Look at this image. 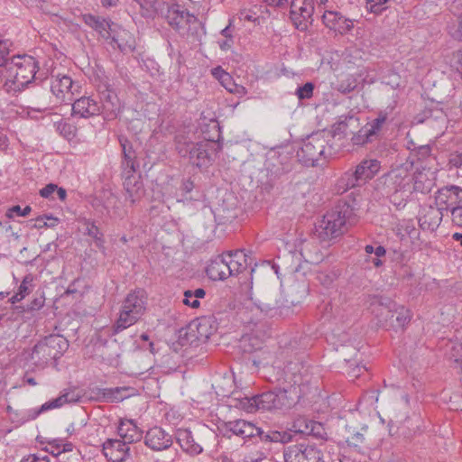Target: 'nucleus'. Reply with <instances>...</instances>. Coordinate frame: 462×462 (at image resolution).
<instances>
[{
	"label": "nucleus",
	"instance_id": "23",
	"mask_svg": "<svg viewBox=\"0 0 462 462\" xmlns=\"http://www.w3.org/2000/svg\"><path fill=\"white\" fill-rule=\"evenodd\" d=\"M207 275L213 281H223L232 275V270L227 264L224 254L217 255L211 260L206 268Z\"/></svg>",
	"mask_w": 462,
	"mask_h": 462
},
{
	"label": "nucleus",
	"instance_id": "60",
	"mask_svg": "<svg viewBox=\"0 0 462 462\" xmlns=\"http://www.w3.org/2000/svg\"><path fill=\"white\" fill-rule=\"evenodd\" d=\"M193 189H194V183L192 180H190L189 179V180H185L182 181L181 186H180V190L182 191V193L189 194V192H191V190Z\"/></svg>",
	"mask_w": 462,
	"mask_h": 462
},
{
	"label": "nucleus",
	"instance_id": "64",
	"mask_svg": "<svg viewBox=\"0 0 462 462\" xmlns=\"http://www.w3.org/2000/svg\"><path fill=\"white\" fill-rule=\"evenodd\" d=\"M231 22L229 23V24L227 26H226L223 30H221L220 32V34L225 38H229V37H233L232 35V32H231Z\"/></svg>",
	"mask_w": 462,
	"mask_h": 462
},
{
	"label": "nucleus",
	"instance_id": "48",
	"mask_svg": "<svg viewBox=\"0 0 462 462\" xmlns=\"http://www.w3.org/2000/svg\"><path fill=\"white\" fill-rule=\"evenodd\" d=\"M309 435H311L320 439H327L328 437V433L323 424L316 420H314L313 423H311Z\"/></svg>",
	"mask_w": 462,
	"mask_h": 462
},
{
	"label": "nucleus",
	"instance_id": "51",
	"mask_svg": "<svg viewBox=\"0 0 462 462\" xmlns=\"http://www.w3.org/2000/svg\"><path fill=\"white\" fill-rule=\"evenodd\" d=\"M31 210L32 208L30 206H26L24 208H22L19 205H16L7 210L6 217L13 218L14 214L19 217H26L30 214Z\"/></svg>",
	"mask_w": 462,
	"mask_h": 462
},
{
	"label": "nucleus",
	"instance_id": "12",
	"mask_svg": "<svg viewBox=\"0 0 462 462\" xmlns=\"http://www.w3.org/2000/svg\"><path fill=\"white\" fill-rule=\"evenodd\" d=\"M84 23L95 30L102 38L105 40L111 39L112 42L116 43L117 48L121 51H126L127 48L129 50H133V46L131 44H123L119 42V39L115 35H112V26L115 25L113 22L109 19L97 16L91 14H86L82 17Z\"/></svg>",
	"mask_w": 462,
	"mask_h": 462
},
{
	"label": "nucleus",
	"instance_id": "6",
	"mask_svg": "<svg viewBox=\"0 0 462 462\" xmlns=\"http://www.w3.org/2000/svg\"><path fill=\"white\" fill-rule=\"evenodd\" d=\"M219 430L224 437L230 439L232 436H238L242 439L258 436L263 442L285 444L291 441L292 436L286 430H263L256 427L252 422L245 420H236L224 422Z\"/></svg>",
	"mask_w": 462,
	"mask_h": 462
},
{
	"label": "nucleus",
	"instance_id": "25",
	"mask_svg": "<svg viewBox=\"0 0 462 462\" xmlns=\"http://www.w3.org/2000/svg\"><path fill=\"white\" fill-rule=\"evenodd\" d=\"M125 391L124 388L116 387V388H99L95 387L89 389V399L94 400L96 402H117L123 401L125 396L122 394V392Z\"/></svg>",
	"mask_w": 462,
	"mask_h": 462
},
{
	"label": "nucleus",
	"instance_id": "62",
	"mask_svg": "<svg viewBox=\"0 0 462 462\" xmlns=\"http://www.w3.org/2000/svg\"><path fill=\"white\" fill-rule=\"evenodd\" d=\"M26 411H15L13 412V416H11V420L13 422H17L19 424H23L24 422H21L20 420L23 419V416Z\"/></svg>",
	"mask_w": 462,
	"mask_h": 462
},
{
	"label": "nucleus",
	"instance_id": "5",
	"mask_svg": "<svg viewBox=\"0 0 462 462\" xmlns=\"http://www.w3.org/2000/svg\"><path fill=\"white\" fill-rule=\"evenodd\" d=\"M69 347V341L61 335H49L32 348L24 349L23 359L38 369H44L49 363L56 362Z\"/></svg>",
	"mask_w": 462,
	"mask_h": 462
},
{
	"label": "nucleus",
	"instance_id": "15",
	"mask_svg": "<svg viewBox=\"0 0 462 462\" xmlns=\"http://www.w3.org/2000/svg\"><path fill=\"white\" fill-rule=\"evenodd\" d=\"M74 83L67 75H56L51 78V91L57 104L70 103L73 101Z\"/></svg>",
	"mask_w": 462,
	"mask_h": 462
},
{
	"label": "nucleus",
	"instance_id": "32",
	"mask_svg": "<svg viewBox=\"0 0 462 462\" xmlns=\"http://www.w3.org/2000/svg\"><path fill=\"white\" fill-rule=\"evenodd\" d=\"M442 216L441 210L430 209L419 219L420 226L423 230L434 231L439 226Z\"/></svg>",
	"mask_w": 462,
	"mask_h": 462
},
{
	"label": "nucleus",
	"instance_id": "1",
	"mask_svg": "<svg viewBox=\"0 0 462 462\" xmlns=\"http://www.w3.org/2000/svg\"><path fill=\"white\" fill-rule=\"evenodd\" d=\"M291 365L287 367L286 374H291L289 381L288 388L279 389L277 391H270L257 394L252 397H242L238 392L223 393V396H228L236 402L234 405L245 410L247 412H254L256 411H276L286 410L291 408L296 402L298 392L296 386L303 383L301 374H296L292 371L296 369Z\"/></svg>",
	"mask_w": 462,
	"mask_h": 462
},
{
	"label": "nucleus",
	"instance_id": "14",
	"mask_svg": "<svg viewBox=\"0 0 462 462\" xmlns=\"http://www.w3.org/2000/svg\"><path fill=\"white\" fill-rule=\"evenodd\" d=\"M395 302L388 297L374 295L369 297L368 310L376 318L378 324L385 325L393 319Z\"/></svg>",
	"mask_w": 462,
	"mask_h": 462
},
{
	"label": "nucleus",
	"instance_id": "42",
	"mask_svg": "<svg viewBox=\"0 0 462 462\" xmlns=\"http://www.w3.org/2000/svg\"><path fill=\"white\" fill-rule=\"evenodd\" d=\"M351 140L354 145H365L374 141L365 126H363L357 133H356Z\"/></svg>",
	"mask_w": 462,
	"mask_h": 462
},
{
	"label": "nucleus",
	"instance_id": "55",
	"mask_svg": "<svg viewBox=\"0 0 462 462\" xmlns=\"http://www.w3.org/2000/svg\"><path fill=\"white\" fill-rule=\"evenodd\" d=\"M452 222L462 227V204L453 208L451 210Z\"/></svg>",
	"mask_w": 462,
	"mask_h": 462
},
{
	"label": "nucleus",
	"instance_id": "40",
	"mask_svg": "<svg viewBox=\"0 0 462 462\" xmlns=\"http://www.w3.org/2000/svg\"><path fill=\"white\" fill-rule=\"evenodd\" d=\"M33 275L29 273L25 275L17 289L16 293L23 300L33 290Z\"/></svg>",
	"mask_w": 462,
	"mask_h": 462
},
{
	"label": "nucleus",
	"instance_id": "63",
	"mask_svg": "<svg viewBox=\"0 0 462 462\" xmlns=\"http://www.w3.org/2000/svg\"><path fill=\"white\" fill-rule=\"evenodd\" d=\"M50 445V448H46L45 450L47 452L50 453L51 450H54L55 452H57L58 450H60V444L59 443V440L57 439H53L52 441H51L49 443Z\"/></svg>",
	"mask_w": 462,
	"mask_h": 462
},
{
	"label": "nucleus",
	"instance_id": "11",
	"mask_svg": "<svg viewBox=\"0 0 462 462\" xmlns=\"http://www.w3.org/2000/svg\"><path fill=\"white\" fill-rule=\"evenodd\" d=\"M284 462H325L320 449L311 445L289 446L283 451Z\"/></svg>",
	"mask_w": 462,
	"mask_h": 462
},
{
	"label": "nucleus",
	"instance_id": "50",
	"mask_svg": "<svg viewBox=\"0 0 462 462\" xmlns=\"http://www.w3.org/2000/svg\"><path fill=\"white\" fill-rule=\"evenodd\" d=\"M388 0H366V9L374 14H380L385 9L384 5Z\"/></svg>",
	"mask_w": 462,
	"mask_h": 462
},
{
	"label": "nucleus",
	"instance_id": "26",
	"mask_svg": "<svg viewBox=\"0 0 462 462\" xmlns=\"http://www.w3.org/2000/svg\"><path fill=\"white\" fill-rule=\"evenodd\" d=\"M214 321L210 317H201L193 321L189 329L193 333L198 340H207L214 333L217 328L213 325Z\"/></svg>",
	"mask_w": 462,
	"mask_h": 462
},
{
	"label": "nucleus",
	"instance_id": "52",
	"mask_svg": "<svg viewBox=\"0 0 462 462\" xmlns=\"http://www.w3.org/2000/svg\"><path fill=\"white\" fill-rule=\"evenodd\" d=\"M346 441L348 444V446L354 447V448H360V446L365 441L364 434L361 432H356L352 433L350 436H347L346 438Z\"/></svg>",
	"mask_w": 462,
	"mask_h": 462
},
{
	"label": "nucleus",
	"instance_id": "13",
	"mask_svg": "<svg viewBox=\"0 0 462 462\" xmlns=\"http://www.w3.org/2000/svg\"><path fill=\"white\" fill-rule=\"evenodd\" d=\"M169 24L180 33L189 31L190 26L198 23V18L179 5H171L166 14Z\"/></svg>",
	"mask_w": 462,
	"mask_h": 462
},
{
	"label": "nucleus",
	"instance_id": "3",
	"mask_svg": "<svg viewBox=\"0 0 462 462\" xmlns=\"http://www.w3.org/2000/svg\"><path fill=\"white\" fill-rule=\"evenodd\" d=\"M333 140L334 136L324 131L309 135L297 151L299 162L307 167L323 165L336 153L331 144Z\"/></svg>",
	"mask_w": 462,
	"mask_h": 462
},
{
	"label": "nucleus",
	"instance_id": "47",
	"mask_svg": "<svg viewBox=\"0 0 462 462\" xmlns=\"http://www.w3.org/2000/svg\"><path fill=\"white\" fill-rule=\"evenodd\" d=\"M314 90V85L311 82H307L303 86L299 87L296 89V96L300 100L309 99L312 97Z\"/></svg>",
	"mask_w": 462,
	"mask_h": 462
},
{
	"label": "nucleus",
	"instance_id": "53",
	"mask_svg": "<svg viewBox=\"0 0 462 462\" xmlns=\"http://www.w3.org/2000/svg\"><path fill=\"white\" fill-rule=\"evenodd\" d=\"M45 303V298L42 294L39 297H35L27 306L26 310L27 311H33V310H41ZM25 310V309H23Z\"/></svg>",
	"mask_w": 462,
	"mask_h": 462
},
{
	"label": "nucleus",
	"instance_id": "38",
	"mask_svg": "<svg viewBox=\"0 0 462 462\" xmlns=\"http://www.w3.org/2000/svg\"><path fill=\"white\" fill-rule=\"evenodd\" d=\"M206 292L203 289H197L194 291H186L184 292L183 303L192 308H198L199 306V299L203 298Z\"/></svg>",
	"mask_w": 462,
	"mask_h": 462
},
{
	"label": "nucleus",
	"instance_id": "24",
	"mask_svg": "<svg viewBox=\"0 0 462 462\" xmlns=\"http://www.w3.org/2000/svg\"><path fill=\"white\" fill-rule=\"evenodd\" d=\"M117 432L121 440L128 446L129 444L141 440L143 438V431L133 420H121Z\"/></svg>",
	"mask_w": 462,
	"mask_h": 462
},
{
	"label": "nucleus",
	"instance_id": "18",
	"mask_svg": "<svg viewBox=\"0 0 462 462\" xmlns=\"http://www.w3.org/2000/svg\"><path fill=\"white\" fill-rule=\"evenodd\" d=\"M71 116L89 118L101 114V106L91 97H81L72 103Z\"/></svg>",
	"mask_w": 462,
	"mask_h": 462
},
{
	"label": "nucleus",
	"instance_id": "7",
	"mask_svg": "<svg viewBox=\"0 0 462 462\" xmlns=\"http://www.w3.org/2000/svg\"><path fill=\"white\" fill-rule=\"evenodd\" d=\"M147 304V294L143 290L130 291L122 301L113 332L120 333L137 323L145 314Z\"/></svg>",
	"mask_w": 462,
	"mask_h": 462
},
{
	"label": "nucleus",
	"instance_id": "43",
	"mask_svg": "<svg viewBox=\"0 0 462 462\" xmlns=\"http://www.w3.org/2000/svg\"><path fill=\"white\" fill-rule=\"evenodd\" d=\"M87 233L89 236L93 237L95 240L96 245L102 250L105 251L104 246V238H103V233L99 230V228L95 226L94 224H90L87 227Z\"/></svg>",
	"mask_w": 462,
	"mask_h": 462
},
{
	"label": "nucleus",
	"instance_id": "31",
	"mask_svg": "<svg viewBox=\"0 0 462 462\" xmlns=\"http://www.w3.org/2000/svg\"><path fill=\"white\" fill-rule=\"evenodd\" d=\"M62 406V399L59 395L57 398L46 402L38 409L26 410L23 416V419L20 421L27 422L29 420H35L41 413L48 411L50 410L60 408Z\"/></svg>",
	"mask_w": 462,
	"mask_h": 462
},
{
	"label": "nucleus",
	"instance_id": "41",
	"mask_svg": "<svg viewBox=\"0 0 462 462\" xmlns=\"http://www.w3.org/2000/svg\"><path fill=\"white\" fill-rule=\"evenodd\" d=\"M257 308L267 315H273L280 308L279 302L276 300L265 299L264 300H258L255 303Z\"/></svg>",
	"mask_w": 462,
	"mask_h": 462
},
{
	"label": "nucleus",
	"instance_id": "16",
	"mask_svg": "<svg viewBox=\"0 0 462 462\" xmlns=\"http://www.w3.org/2000/svg\"><path fill=\"white\" fill-rule=\"evenodd\" d=\"M435 202L439 210H451L462 204V188L456 185H448L439 189L435 193Z\"/></svg>",
	"mask_w": 462,
	"mask_h": 462
},
{
	"label": "nucleus",
	"instance_id": "22",
	"mask_svg": "<svg viewBox=\"0 0 462 462\" xmlns=\"http://www.w3.org/2000/svg\"><path fill=\"white\" fill-rule=\"evenodd\" d=\"M119 143L122 147V167L125 173H136L139 169V162L136 160V152L132 143L125 136H119Z\"/></svg>",
	"mask_w": 462,
	"mask_h": 462
},
{
	"label": "nucleus",
	"instance_id": "9",
	"mask_svg": "<svg viewBox=\"0 0 462 462\" xmlns=\"http://www.w3.org/2000/svg\"><path fill=\"white\" fill-rule=\"evenodd\" d=\"M413 162L406 161L393 168L384 176V184L388 194H397L408 196L411 193Z\"/></svg>",
	"mask_w": 462,
	"mask_h": 462
},
{
	"label": "nucleus",
	"instance_id": "29",
	"mask_svg": "<svg viewBox=\"0 0 462 462\" xmlns=\"http://www.w3.org/2000/svg\"><path fill=\"white\" fill-rule=\"evenodd\" d=\"M223 254L232 270V275L239 274L251 264V262L248 263L247 255L243 250L230 251Z\"/></svg>",
	"mask_w": 462,
	"mask_h": 462
},
{
	"label": "nucleus",
	"instance_id": "21",
	"mask_svg": "<svg viewBox=\"0 0 462 462\" xmlns=\"http://www.w3.org/2000/svg\"><path fill=\"white\" fill-rule=\"evenodd\" d=\"M323 23L335 32L345 34L354 27L351 19L346 18L342 14L336 11H326L322 15Z\"/></svg>",
	"mask_w": 462,
	"mask_h": 462
},
{
	"label": "nucleus",
	"instance_id": "37",
	"mask_svg": "<svg viewBox=\"0 0 462 462\" xmlns=\"http://www.w3.org/2000/svg\"><path fill=\"white\" fill-rule=\"evenodd\" d=\"M388 118V113L386 111H380L378 113V116L373 121L367 123L365 126L367 129V131L370 133V135L375 140L379 133L381 132L383 125L386 122Z\"/></svg>",
	"mask_w": 462,
	"mask_h": 462
},
{
	"label": "nucleus",
	"instance_id": "30",
	"mask_svg": "<svg viewBox=\"0 0 462 462\" xmlns=\"http://www.w3.org/2000/svg\"><path fill=\"white\" fill-rule=\"evenodd\" d=\"M381 162L375 159L362 161L354 170L355 174L363 182L371 180L380 170Z\"/></svg>",
	"mask_w": 462,
	"mask_h": 462
},
{
	"label": "nucleus",
	"instance_id": "27",
	"mask_svg": "<svg viewBox=\"0 0 462 462\" xmlns=\"http://www.w3.org/2000/svg\"><path fill=\"white\" fill-rule=\"evenodd\" d=\"M176 440L182 450L189 455H199L202 452V447L195 442L192 432L187 429H179L175 435Z\"/></svg>",
	"mask_w": 462,
	"mask_h": 462
},
{
	"label": "nucleus",
	"instance_id": "46",
	"mask_svg": "<svg viewBox=\"0 0 462 462\" xmlns=\"http://www.w3.org/2000/svg\"><path fill=\"white\" fill-rule=\"evenodd\" d=\"M448 34L455 40L462 42V14L453 24L448 26Z\"/></svg>",
	"mask_w": 462,
	"mask_h": 462
},
{
	"label": "nucleus",
	"instance_id": "8",
	"mask_svg": "<svg viewBox=\"0 0 462 462\" xmlns=\"http://www.w3.org/2000/svg\"><path fill=\"white\" fill-rule=\"evenodd\" d=\"M176 149L181 157H188L189 162L199 169L208 168L221 151V143L210 140L198 143L178 141Z\"/></svg>",
	"mask_w": 462,
	"mask_h": 462
},
{
	"label": "nucleus",
	"instance_id": "57",
	"mask_svg": "<svg viewBox=\"0 0 462 462\" xmlns=\"http://www.w3.org/2000/svg\"><path fill=\"white\" fill-rule=\"evenodd\" d=\"M21 462H50V459L47 456L40 457L36 454H30L23 457Z\"/></svg>",
	"mask_w": 462,
	"mask_h": 462
},
{
	"label": "nucleus",
	"instance_id": "39",
	"mask_svg": "<svg viewBox=\"0 0 462 462\" xmlns=\"http://www.w3.org/2000/svg\"><path fill=\"white\" fill-rule=\"evenodd\" d=\"M56 131L64 138L70 140L76 136L77 128L73 125L60 120L55 124Z\"/></svg>",
	"mask_w": 462,
	"mask_h": 462
},
{
	"label": "nucleus",
	"instance_id": "17",
	"mask_svg": "<svg viewBox=\"0 0 462 462\" xmlns=\"http://www.w3.org/2000/svg\"><path fill=\"white\" fill-rule=\"evenodd\" d=\"M101 114L105 120H113L121 113L122 106L116 93L106 88L101 92Z\"/></svg>",
	"mask_w": 462,
	"mask_h": 462
},
{
	"label": "nucleus",
	"instance_id": "4",
	"mask_svg": "<svg viewBox=\"0 0 462 462\" xmlns=\"http://www.w3.org/2000/svg\"><path fill=\"white\" fill-rule=\"evenodd\" d=\"M353 216V206L346 201H339L323 216L316 226L315 235L321 242L329 243L346 232Z\"/></svg>",
	"mask_w": 462,
	"mask_h": 462
},
{
	"label": "nucleus",
	"instance_id": "33",
	"mask_svg": "<svg viewBox=\"0 0 462 462\" xmlns=\"http://www.w3.org/2000/svg\"><path fill=\"white\" fill-rule=\"evenodd\" d=\"M432 187V181L428 178L427 174L422 171H412L411 193H428Z\"/></svg>",
	"mask_w": 462,
	"mask_h": 462
},
{
	"label": "nucleus",
	"instance_id": "20",
	"mask_svg": "<svg viewBox=\"0 0 462 462\" xmlns=\"http://www.w3.org/2000/svg\"><path fill=\"white\" fill-rule=\"evenodd\" d=\"M129 451V446L121 439H107L103 444V453L108 462H125Z\"/></svg>",
	"mask_w": 462,
	"mask_h": 462
},
{
	"label": "nucleus",
	"instance_id": "45",
	"mask_svg": "<svg viewBox=\"0 0 462 462\" xmlns=\"http://www.w3.org/2000/svg\"><path fill=\"white\" fill-rule=\"evenodd\" d=\"M63 405L66 403H75L80 401L81 394L76 389H66L60 394Z\"/></svg>",
	"mask_w": 462,
	"mask_h": 462
},
{
	"label": "nucleus",
	"instance_id": "61",
	"mask_svg": "<svg viewBox=\"0 0 462 462\" xmlns=\"http://www.w3.org/2000/svg\"><path fill=\"white\" fill-rule=\"evenodd\" d=\"M72 449H73V444L70 442H67L62 445L61 450H58L57 452H55L54 450H51L50 453L54 457H58L60 453L70 452V451H72Z\"/></svg>",
	"mask_w": 462,
	"mask_h": 462
},
{
	"label": "nucleus",
	"instance_id": "28",
	"mask_svg": "<svg viewBox=\"0 0 462 462\" xmlns=\"http://www.w3.org/2000/svg\"><path fill=\"white\" fill-rule=\"evenodd\" d=\"M124 187L127 194L125 199L134 204L143 194V182L140 180V176L135 173H125L124 171Z\"/></svg>",
	"mask_w": 462,
	"mask_h": 462
},
{
	"label": "nucleus",
	"instance_id": "35",
	"mask_svg": "<svg viewBox=\"0 0 462 462\" xmlns=\"http://www.w3.org/2000/svg\"><path fill=\"white\" fill-rule=\"evenodd\" d=\"M394 317L396 323L392 322V325L396 328L403 329L404 327L410 323L412 315L409 309L395 303V307L393 308V318Z\"/></svg>",
	"mask_w": 462,
	"mask_h": 462
},
{
	"label": "nucleus",
	"instance_id": "54",
	"mask_svg": "<svg viewBox=\"0 0 462 462\" xmlns=\"http://www.w3.org/2000/svg\"><path fill=\"white\" fill-rule=\"evenodd\" d=\"M450 168H460L462 166V152H454L448 156Z\"/></svg>",
	"mask_w": 462,
	"mask_h": 462
},
{
	"label": "nucleus",
	"instance_id": "34",
	"mask_svg": "<svg viewBox=\"0 0 462 462\" xmlns=\"http://www.w3.org/2000/svg\"><path fill=\"white\" fill-rule=\"evenodd\" d=\"M362 181L355 174L354 171H347L344 175L337 180V191L344 193L349 189L359 186Z\"/></svg>",
	"mask_w": 462,
	"mask_h": 462
},
{
	"label": "nucleus",
	"instance_id": "58",
	"mask_svg": "<svg viewBox=\"0 0 462 462\" xmlns=\"http://www.w3.org/2000/svg\"><path fill=\"white\" fill-rule=\"evenodd\" d=\"M57 189V185L50 183L40 190V195L42 198H50Z\"/></svg>",
	"mask_w": 462,
	"mask_h": 462
},
{
	"label": "nucleus",
	"instance_id": "10",
	"mask_svg": "<svg viewBox=\"0 0 462 462\" xmlns=\"http://www.w3.org/2000/svg\"><path fill=\"white\" fill-rule=\"evenodd\" d=\"M314 0H292L290 6V18L296 29L305 32L313 23Z\"/></svg>",
	"mask_w": 462,
	"mask_h": 462
},
{
	"label": "nucleus",
	"instance_id": "49",
	"mask_svg": "<svg viewBox=\"0 0 462 462\" xmlns=\"http://www.w3.org/2000/svg\"><path fill=\"white\" fill-rule=\"evenodd\" d=\"M356 88V80L352 76L347 77L346 79L340 81L337 90L341 93L347 94Z\"/></svg>",
	"mask_w": 462,
	"mask_h": 462
},
{
	"label": "nucleus",
	"instance_id": "44",
	"mask_svg": "<svg viewBox=\"0 0 462 462\" xmlns=\"http://www.w3.org/2000/svg\"><path fill=\"white\" fill-rule=\"evenodd\" d=\"M313 421L314 420H310L306 417H300L296 419L293 422V428L295 430V432L309 435L310 428L311 427V423H313Z\"/></svg>",
	"mask_w": 462,
	"mask_h": 462
},
{
	"label": "nucleus",
	"instance_id": "59",
	"mask_svg": "<svg viewBox=\"0 0 462 462\" xmlns=\"http://www.w3.org/2000/svg\"><path fill=\"white\" fill-rule=\"evenodd\" d=\"M219 48L224 51H229L234 45V38L229 37L217 42Z\"/></svg>",
	"mask_w": 462,
	"mask_h": 462
},
{
	"label": "nucleus",
	"instance_id": "36",
	"mask_svg": "<svg viewBox=\"0 0 462 462\" xmlns=\"http://www.w3.org/2000/svg\"><path fill=\"white\" fill-rule=\"evenodd\" d=\"M211 73L227 91L230 93L235 92L236 86L229 73L225 71L220 66L214 68Z\"/></svg>",
	"mask_w": 462,
	"mask_h": 462
},
{
	"label": "nucleus",
	"instance_id": "56",
	"mask_svg": "<svg viewBox=\"0 0 462 462\" xmlns=\"http://www.w3.org/2000/svg\"><path fill=\"white\" fill-rule=\"evenodd\" d=\"M56 221H57V218H54L51 217H47V216L39 217L36 219L35 226L37 228H42L44 226H54V222H56Z\"/></svg>",
	"mask_w": 462,
	"mask_h": 462
},
{
	"label": "nucleus",
	"instance_id": "2",
	"mask_svg": "<svg viewBox=\"0 0 462 462\" xmlns=\"http://www.w3.org/2000/svg\"><path fill=\"white\" fill-rule=\"evenodd\" d=\"M13 43L0 34V67L4 79V88L8 93L22 91L36 79L39 69L37 60L29 55L14 56L8 59Z\"/></svg>",
	"mask_w": 462,
	"mask_h": 462
},
{
	"label": "nucleus",
	"instance_id": "19",
	"mask_svg": "<svg viewBox=\"0 0 462 462\" xmlns=\"http://www.w3.org/2000/svg\"><path fill=\"white\" fill-rule=\"evenodd\" d=\"M145 445L152 450L161 451L169 448L172 443L171 436L160 427L150 429L145 435Z\"/></svg>",
	"mask_w": 462,
	"mask_h": 462
}]
</instances>
